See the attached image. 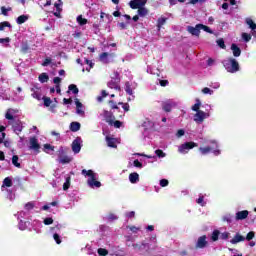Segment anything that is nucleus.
<instances>
[{
  "label": "nucleus",
  "instance_id": "423d86ee",
  "mask_svg": "<svg viewBox=\"0 0 256 256\" xmlns=\"http://www.w3.org/2000/svg\"><path fill=\"white\" fill-rule=\"evenodd\" d=\"M30 146L29 149L31 151H34L37 154L41 153V144H39V140L37 139V137H31L30 140Z\"/></svg>",
  "mask_w": 256,
  "mask_h": 256
},
{
  "label": "nucleus",
  "instance_id": "4be33fe9",
  "mask_svg": "<svg viewBox=\"0 0 256 256\" xmlns=\"http://www.w3.org/2000/svg\"><path fill=\"white\" fill-rule=\"evenodd\" d=\"M79 129H81V123L71 122L70 131H72V133H77V131H79Z\"/></svg>",
  "mask_w": 256,
  "mask_h": 256
},
{
  "label": "nucleus",
  "instance_id": "a18cd8bd",
  "mask_svg": "<svg viewBox=\"0 0 256 256\" xmlns=\"http://www.w3.org/2000/svg\"><path fill=\"white\" fill-rule=\"evenodd\" d=\"M53 239H54V241L57 243V245H61L62 240H61V236H59V234L54 233V234H53Z\"/></svg>",
  "mask_w": 256,
  "mask_h": 256
},
{
  "label": "nucleus",
  "instance_id": "603ef678",
  "mask_svg": "<svg viewBox=\"0 0 256 256\" xmlns=\"http://www.w3.org/2000/svg\"><path fill=\"white\" fill-rule=\"evenodd\" d=\"M9 11H11V8H5V6L1 7V13L2 15H4V17H7V15H9Z\"/></svg>",
  "mask_w": 256,
  "mask_h": 256
},
{
  "label": "nucleus",
  "instance_id": "3c124183",
  "mask_svg": "<svg viewBox=\"0 0 256 256\" xmlns=\"http://www.w3.org/2000/svg\"><path fill=\"white\" fill-rule=\"evenodd\" d=\"M223 221H226V223H233V216H231V214H227L223 217Z\"/></svg>",
  "mask_w": 256,
  "mask_h": 256
},
{
  "label": "nucleus",
  "instance_id": "f704fd0d",
  "mask_svg": "<svg viewBox=\"0 0 256 256\" xmlns=\"http://www.w3.org/2000/svg\"><path fill=\"white\" fill-rule=\"evenodd\" d=\"M219 235H221V232L219 230H214L211 236L212 241H219Z\"/></svg>",
  "mask_w": 256,
  "mask_h": 256
},
{
  "label": "nucleus",
  "instance_id": "ddd939ff",
  "mask_svg": "<svg viewBox=\"0 0 256 256\" xmlns=\"http://www.w3.org/2000/svg\"><path fill=\"white\" fill-rule=\"evenodd\" d=\"M136 251H149V243L147 242H142L141 244L135 243L132 245Z\"/></svg>",
  "mask_w": 256,
  "mask_h": 256
},
{
  "label": "nucleus",
  "instance_id": "72a5a7b5",
  "mask_svg": "<svg viewBox=\"0 0 256 256\" xmlns=\"http://www.w3.org/2000/svg\"><path fill=\"white\" fill-rule=\"evenodd\" d=\"M201 107V100H199V98L196 99V103L192 106V111H196V113H198V111Z\"/></svg>",
  "mask_w": 256,
  "mask_h": 256
},
{
  "label": "nucleus",
  "instance_id": "f257e3e1",
  "mask_svg": "<svg viewBox=\"0 0 256 256\" xmlns=\"http://www.w3.org/2000/svg\"><path fill=\"white\" fill-rule=\"evenodd\" d=\"M5 118L10 121V125H12V129L16 135H19L21 131H23V122L20 119H17L11 114V110H8L5 114Z\"/></svg>",
  "mask_w": 256,
  "mask_h": 256
},
{
  "label": "nucleus",
  "instance_id": "37998d69",
  "mask_svg": "<svg viewBox=\"0 0 256 256\" xmlns=\"http://www.w3.org/2000/svg\"><path fill=\"white\" fill-rule=\"evenodd\" d=\"M108 95H109V93H107V91L102 90L101 96L97 97V101H99V103H101V101H103V99H105V97H107Z\"/></svg>",
  "mask_w": 256,
  "mask_h": 256
},
{
  "label": "nucleus",
  "instance_id": "9d476101",
  "mask_svg": "<svg viewBox=\"0 0 256 256\" xmlns=\"http://www.w3.org/2000/svg\"><path fill=\"white\" fill-rule=\"evenodd\" d=\"M131 9H139V7H145L147 0H132L129 3Z\"/></svg>",
  "mask_w": 256,
  "mask_h": 256
},
{
  "label": "nucleus",
  "instance_id": "6e6d98bb",
  "mask_svg": "<svg viewBox=\"0 0 256 256\" xmlns=\"http://www.w3.org/2000/svg\"><path fill=\"white\" fill-rule=\"evenodd\" d=\"M229 232H223L220 234V239H222L223 241H227V239H229Z\"/></svg>",
  "mask_w": 256,
  "mask_h": 256
},
{
  "label": "nucleus",
  "instance_id": "052dcab7",
  "mask_svg": "<svg viewBox=\"0 0 256 256\" xmlns=\"http://www.w3.org/2000/svg\"><path fill=\"white\" fill-rule=\"evenodd\" d=\"M204 199L205 197L199 196V198L196 200V203H198V205H201L202 207H205Z\"/></svg>",
  "mask_w": 256,
  "mask_h": 256
},
{
  "label": "nucleus",
  "instance_id": "dca6fc26",
  "mask_svg": "<svg viewBox=\"0 0 256 256\" xmlns=\"http://www.w3.org/2000/svg\"><path fill=\"white\" fill-rule=\"evenodd\" d=\"M110 56L111 55L109 53L103 52L99 55V61L104 65H109V63H111V60H109Z\"/></svg>",
  "mask_w": 256,
  "mask_h": 256
},
{
  "label": "nucleus",
  "instance_id": "cd10ccee",
  "mask_svg": "<svg viewBox=\"0 0 256 256\" xmlns=\"http://www.w3.org/2000/svg\"><path fill=\"white\" fill-rule=\"evenodd\" d=\"M69 91H72V93H73L74 95H77V94L79 93V88H77V85H75V84H70V85L68 86V91H67V93H69Z\"/></svg>",
  "mask_w": 256,
  "mask_h": 256
},
{
  "label": "nucleus",
  "instance_id": "9b49d317",
  "mask_svg": "<svg viewBox=\"0 0 256 256\" xmlns=\"http://www.w3.org/2000/svg\"><path fill=\"white\" fill-rule=\"evenodd\" d=\"M187 31L188 33H190L191 35H194L195 37H199L200 33H201V24H197L195 27L193 26H188L187 27Z\"/></svg>",
  "mask_w": 256,
  "mask_h": 256
},
{
  "label": "nucleus",
  "instance_id": "f3484780",
  "mask_svg": "<svg viewBox=\"0 0 256 256\" xmlns=\"http://www.w3.org/2000/svg\"><path fill=\"white\" fill-rule=\"evenodd\" d=\"M104 118L106 123L113 125V120L115 119L113 112L104 110Z\"/></svg>",
  "mask_w": 256,
  "mask_h": 256
},
{
  "label": "nucleus",
  "instance_id": "864d4df0",
  "mask_svg": "<svg viewBox=\"0 0 256 256\" xmlns=\"http://www.w3.org/2000/svg\"><path fill=\"white\" fill-rule=\"evenodd\" d=\"M200 29H203V31H206V33H213V30H211V28H209V26L200 24Z\"/></svg>",
  "mask_w": 256,
  "mask_h": 256
},
{
  "label": "nucleus",
  "instance_id": "69168bd1",
  "mask_svg": "<svg viewBox=\"0 0 256 256\" xmlns=\"http://www.w3.org/2000/svg\"><path fill=\"white\" fill-rule=\"evenodd\" d=\"M44 149H46L48 151H55V146H53L51 144H44Z\"/></svg>",
  "mask_w": 256,
  "mask_h": 256
},
{
  "label": "nucleus",
  "instance_id": "aec40b11",
  "mask_svg": "<svg viewBox=\"0 0 256 256\" xmlns=\"http://www.w3.org/2000/svg\"><path fill=\"white\" fill-rule=\"evenodd\" d=\"M106 142L108 147H111L112 149H117V140H115V138L106 136Z\"/></svg>",
  "mask_w": 256,
  "mask_h": 256
},
{
  "label": "nucleus",
  "instance_id": "f03ea898",
  "mask_svg": "<svg viewBox=\"0 0 256 256\" xmlns=\"http://www.w3.org/2000/svg\"><path fill=\"white\" fill-rule=\"evenodd\" d=\"M222 65L223 67H225L228 73H237V71L241 69V67L239 66V62L237 61V59L233 57H230L227 60H224L222 62Z\"/></svg>",
  "mask_w": 256,
  "mask_h": 256
},
{
  "label": "nucleus",
  "instance_id": "473e14b6",
  "mask_svg": "<svg viewBox=\"0 0 256 256\" xmlns=\"http://www.w3.org/2000/svg\"><path fill=\"white\" fill-rule=\"evenodd\" d=\"M31 91H32V97L34 99H37V101H41V99H42L41 98V92L35 91V88H32Z\"/></svg>",
  "mask_w": 256,
  "mask_h": 256
},
{
  "label": "nucleus",
  "instance_id": "338daca9",
  "mask_svg": "<svg viewBox=\"0 0 256 256\" xmlns=\"http://www.w3.org/2000/svg\"><path fill=\"white\" fill-rule=\"evenodd\" d=\"M118 105H122V109H124V111H129V104L128 103H123V102H119Z\"/></svg>",
  "mask_w": 256,
  "mask_h": 256
},
{
  "label": "nucleus",
  "instance_id": "bf43d9fd",
  "mask_svg": "<svg viewBox=\"0 0 256 256\" xmlns=\"http://www.w3.org/2000/svg\"><path fill=\"white\" fill-rule=\"evenodd\" d=\"M51 58H45L43 63H42V67H48L49 65H51Z\"/></svg>",
  "mask_w": 256,
  "mask_h": 256
},
{
  "label": "nucleus",
  "instance_id": "e2e57ef3",
  "mask_svg": "<svg viewBox=\"0 0 256 256\" xmlns=\"http://www.w3.org/2000/svg\"><path fill=\"white\" fill-rule=\"evenodd\" d=\"M112 125H114V127L116 128V129H120V127L123 125V122H121V121H119V120H116V121H113V124Z\"/></svg>",
  "mask_w": 256,
  "mask_h": 256
},
{
  "label": "nucleus",
  "instance_id": "58836bf2",
  "mask_svg": "<svg viewBox=\"0 0 256 256\" xmlns=\"http://www.w3.org/2000/svg\"><path fill=\"white\" fill-rule=\"evenodd\" d=\"M125 91L127 95H133V88H131V83L129 82L125 83Z\"/></svg>",
  "mask_w": 256,
  "mask_h": 256
},
{
  "label": "nucleus",
  "instance_id": "39448f33",
  "mask_svg": "<svg viewBox=\"0 0 256 256\" xmlns=\"http://www.w3.org/2000/svg\"><path fill=\"white\" fill-rule=\"evenodd\" d=\"M114 76L111 78V81L108 82L109 89H115V91H121V78L119 77V72H114Z\"/></svg>",
  "mask_w": 256,
  "mask_h": 256
},
{
  "label": "nucleus",
  "instance_id": "a19ab883",
  "mask_svg": "<svg viewBox=\"0 0 256 256\" xmlns=\"http://www.w3.org/2000/svg\"><path fill=\"white\" fill-rule=\"evenodd\" d=\"M44 101V107H51V103H53V101L51 100L50 97H43L42 98Z\"/></svg>",
  "mask_w": 256,
  "mask_h": 256
},
{
  "label": "nucleus",
  "instance_id": "c03bdc74",
  "mask_svg": "<svg viewBox=\"0 0 256 256\" xmlns=\"http://www.w3.org/2000/svg\"><path fill=\"white\" fill-rule=\"evenodd\" d=\"M217 45L220 47V49H226L227 46H225V40L223 38H220L217 40Z\"/></svg>",
  "mask_w": 256,
  "mask_h": 256
},
{
  "label": "nucleus",
  "instance_id": "6e6552de",
  "mask_svg": "<svg viewBox=\"0 0 256 256\" xmlns=\"http://www.w3.org/2000/svg\"><path fill=\"white\" fill-rule=\"evenodd\" d=\"M161 105L165 113H171V111H173V107H177V103L171 99L163 101Z\"/></svg>",
  "mask_w": 256,
  "mask_h": 256
},
{
  "label": "nucleus",
  "instance_id": "bb28decb",
  "mask_svg": "<svg viewBox=\"0 0 256 256\" xmlns=\"http://www.w3.org/2000/svg\"><path fill=\"white\" fill-rule=\"evenodd\" d=\"M28 20H29V16H27V15H20V16L17 18L16 23H17L18 25H23V23H25V22L28 21Z\"/></svg>",
  "mask_w": 256,
  "mask_h": 256
},
{
  "label": "nucleus",
  "instance_id": "8fccbe9b",
  "mask_svg": "<svg viewBox=\"0 0 256 256\" xmlns=\"http://www.w3.org/2000/svg\"><path fill=\"white\" fill-rule=\"evenodd\" d=\"M246 241H252V239H255V233L253 231H250L246 237H245Z\"/></svg>",
  "mask_w": 256,
  "mask_h": 256
},
{
  "label": "nucleus",
  "instance_id": "412c9836",
  "mask_svg": "<svg viewBox=\"0 0 256 256\" xmlns=\"http://www.w3.org/2000/svg\"><path fill=\"white\" fill-rule=\"evenodd\" d=\"M75 105H76V113L78 115H85V111L81 109L83 107V104L77 98L75 99Z\"/></svg>",
  "mask_w": 256,
  "mask_h": 256
},
{
  "label": "nucleus",
  "instance_id": "2f4dec72",
  "mask_svg": "<svg viewBox=\"0 0 256 256\" xmlns=\"http://www.w3.org/2000/svg\"><path fill=\"white\" fill-rule=\"evenodd\" d=\"M246 24L252 29V31H255L256 29V24L251 18H246Z\"/></svg>",
  "mask_w": 256,
  "mask_h": 256
},
{
  "label": "nucleus",
  "instance_id": "4d7b16f0",
  "mask_svg": "<svg viewBox=\"0 0 256 256\" xmlns=\"http://www.w3.org/2000/svg\"><path fill=\"white\" fill-rule=\"evenodd\" d=\"M155 154L157 155V157H159V158H163V157H165V152H163V150H161V149H157L156 151H155Z\"/></svg>",
  "mask_w": 256,
  "mask_h": 256
},
{
  "label": "nucleus",
  "instance_id": "4468645a",
  "mask_svg": "<svg viewBox=\"0 0 256 256\" xmlns=\"http://www.w3.org/2000/svg\"><path fill=\"white\" fill-rule=\"evenodd\" d=\"M249 217V211L247 210H242L238 211L235 216V221H243Z\"/></svg>",
  "mask_w": 256,
  "mask_h": 256
},
{
  "label": "nucleus",
  "instance_id": "0e129e2a",
  "mask_svg": "<svg viewBox=\"0 0 256 256\" xmlns=\"http://www.w3.org/2000/svg\"><path fill=\"white\" fill-rule=\"evenodd\" d=\"M202 93H204V95H211L213 93V90H210L208 87H205L202 89Z\"/></svg>",
  "mask_w": 256,
  "mask_h": 256
},
{
  "label": "nucleus",
  "instance_id": "20e7f679",
  "mask_svg": "<svg viewBox=\"0 0 256 256\" xmlns=\"http://www.w3.org/2000/svg\"><path fill=\"white\" fill-rule=\"evenodd\" d=\"M82 175H84L85 177H90V179L88 180L89 187H101V182L97 181V177L95 176V172H93V170L83 169Z\"/></svg>",
  "mask_w": 256,
  "mask_h": 256
},
{
  "label": "nucleus",
  "instance_id": "b1692460",
  "mask_svg": "<svg viewBox=\"0 0 256 256\" xmlns=\"http://www.w3.org/2000/svg\"><path fill=\"white\" fill-rule=\"evenodd\" d=\"M137 9L139 17H147V15H149V10H147V8L139 6Z\"/></svg>",
  "mask_w": 256,
  "mask_h": 256
},
{
  "label": "nucleus",
  "instance_id": "4c0bfd02",
  "mask_svg": "<svg viewBox=\"0 0 256 256\" xmlns=\"http://www.w3.org/2000/svg\"><path fill=\"white\" fill-rule=\"evenodd\" d=\"M72 158L69 156H63L62 158H60L59 163H62V165H65L67 163H71Z\"/></svg>",
  "mask_w": 256,
  "mask_h": 256
},
{
  "label": "nucleus",
  "instance_id": "13d9d810",
  "mask_svg": "<svg viewBox=\"0 0 256 256\" xmlns=\"http://www.w3.org/2000/svg\"><path fill=\"white\" fill-rule=\"evenodd\" d=\"M133 165H134V167H137L138 169H143V163L139 162L138 159L134 160Z\"/></svg>",
  "mask_w": 256,
  "mask_h": 256
},
{
  "label": "nucleus",
  "instance_id": "680f3d73",
  "mask_svg": "<svg viewBox=\"0 0 256 256\" xmlns=\"http://www.w3.org/2000/svg\"><path fill=\"white\" fill-rule=\"evenodd\" d=\"M44 225H53V218L47 217L43 221Z\"/></svg>",
  "mask_w": 256,
  "mask_h": 256
},
{
  "label": "nucleus",
  "instance_id": "f8f14e48",
  "mask_svg": "<svg viewBox=\"0 0 256 256\" xmlns=\"http://www.w3.org/2000/svg\"><path fill=\"white\" fill-rule=\"evenodd\" d=\"M72 151L77 154L81 152V138H76L72 142Z\"/></svg>",
  "mask_w": 256,
  "mask_h": 256
},
{
  "label": "nucleus",
  "instance_id": "1a4fd4ad",
  "mask_svg": "<svg viewBox=\"0 0 256 256\" xmlns=\"http://www.w3.org/2000/svg\"><path fill=\"white\" fill-rule=\"evenodd\" d=\"M208 242H207V236L203 235L200 236L196 242L195 249H205L207 247Z\"/></svg>",
  "mask_w": 256,
  "mask_h": 256
},
{
  "label": "nucleus",
  "instance_id": "2eb2a0df",
  "mask_svg": "<svg viewBox=\"0 0 256 256\" xmlns=\"http://www.w3.org/2000/svg\"><path fill=\"white\" fill-rule=\"evenodd\" d=\"M207 117V114L204 111H198L194 116V121L196 123H203L205 121V118Z\"/></svg>",
  "mask_w": 256,
  "mask_h": 256
},
{
  "label": "nucleus",
  "instance_id": "a878e982",
  "mask_svg": "<svg viewBox=\"0 0 256 256\" xmlns=\"http://www.w3.org/2000/svg\"><path fill=\"white\" fill-rule=\"evenodd\" d=\"M76 21L81 27H83V25H87V23L89 22L87 18H83V15L77 16Z\"/></svg>",
  "mask_w": 256,
  "mask_h": 256
},
{
  "label": "nucleus",
  "instance_id": "5fc2aeb1",
  "mask_svg": "<svg viewBox=\"0 0 256 256\" xmlns=\"http://www.w3.org/2000/svg\"><path fill=\"white\" fill-rule=\"evenodd\" d=\"M109 105H110V109H116L117 111H119V106L116 105L115 101L110 100L108 101Z\"/></svg>",
  "mask_w": 256,
  "mask_h": 256
},
{
  "label": "nucleus",
  "instance_id": "09e8293b",
  "mask_svg": "<svg viewBox=\"0 0 256 256\" xmlns=\"http://www.w3.org/2000/svg\"><path fill=\"white\" fill-rule=\"evenodd\" d=\"M34 208H35V203H33V202H28L25 204L26 211H31Z\"/></svg>",
  "mask_w": 256,
  "mask_h": 256
},
{
  "label": "nucleus",
  "instance_id": "de8ad7c7",
  "mask_svg": "<svg viewBox=\"0 0 256 256\" xmlns=\"http://www.w3.org/2000/svg\"><path fill=\"white\" fill-rule=\"evenodd\" d=\"M242 39L246 42L249 43V41H251V34L248 33H242Z\"/></svg>",
  "mask_w": 256,
  "mask_h": 256
},
{
  "label": "nucleus",
  "instance_id": "7ed1b4c3",
  "mask_svg": "<svg viewBox=\"0 0 256 256\" xmlns=\"http://www.w3.org/2000/svg\"><path fill=\"white\" fill-rule=\"evenodd\" d=\"M212 146H206V147H200L199 151L201 155H209L211 151H213L214 155H221V150H219V145L217 144V141L212 140L210 141Z\"/></svg>",
  "mask_w": 256,
  "mask_h": 256
},
{
  "label": "nucleus",
  "instance_id": "774afa93",
  "mask_svg": "<svg viewBox=\"0 0 256 256\" xmlns=\"http://www.w3.org/2000/svg\"><path fill=\"white\" fill-rule=\"evenodd\" d=\"M167 185H169V180H167V179L160 180L161 187H167Z\"/></svg>",
  "mask_w": 256,
  "mask_h": 256
},
{
  "label": "nucleus",
  "instance_id": "7c9ffc66",
  "mask_svg": "<svg viewBox=\"0 0 256 256\" xmlns=\"http://www.w3.org/2000/svg\"><path fill=\"white\" fill-rule=\"evenodd\" d=\"M38 79L40 83H47V81H49V75H47V73H42L39 75Z\"/></svg>",
  "mask_w": 256,
  "mask_h": 256
},
{
  "label": "nucleus",
  "instance_id": "0eeeda50",
  "mask_svg": "<svg viewBox=\"0 0 256 256\" xmlns=\"http://www.w3.org/2000/svg\"><path fill=\"white\" fill-rule=\"evenodd\" d=\"M194 147H199V144L195 142H186L184 144H181L178 148L179 153H187L190 149H194Z\"/></svg>",
  "mask_w": 256,
  "mask_h": 256
},
{
  "label": "nucleus",
  "instance_id": "a211bd4d",
  "mask_svg": "<svg viewBox=\"0 0 256 256\" xmlns=\"http://www.w3.org/2000/svg\"><path fill=\"white\" fill-rule=\"evenodd\" d=\"M243 241H245V236L240 235L239 233H236L233 239L230 240V243L232 245H237V243H241Z\"/></svg>",
  "mask_w": 256,
  "mask_h": 256
},
{
  "label": "nucleus",
  "instance_id": "c756f323",
  "mask_svg": "<svg viewBox=\"0 0 256 256\" xmlns=\"http://www.w3.org/2000/svg\"><path fill=\"white\" fill-rule=\"evenodd\" d=\"M71 187V176L66 177V181L63 184V191H67Z\"/></svg>",
  "mask_w": 256,
  "mask_h": 256
},
{
  "label": "nucleus",
  "instance_id": "49530a36",
  "mask_svg": "<svg viewBox=\"0 0 256 256\" xmlns=\"http://www.w3.org/2000/svg\"><path fill=\"white\" fill-rule=\"evenodd\" d=\"M85 63H86V65H89V69L86 68V71H90V69H93V67L95 66V63H93V61H91L87 58H85Z\"/></svg>",
  "mask_w": 256,
  "mask_h": 256
},
{
  "label": "nucleus",
  "instance_id": "c85d7f7f",
  "mask_svg": "<svg viewBox=\"0 0 256 256\" xmlns=\"http://www.w3.org/2000/svg\"><path fill=\"white\" fill-rule=\"evenodd\" d=\"M12 165H14V167H17L18 169H21V163H19V156L14 155L12 157Z\"/></svg>",
  "mask_w": 256,
  "mask_h": 256
},
{
  "label": "nucleus",
  "instance_id": "5701e85b",
  "mask_svg": "<svg viewBox=\"0 0 256 256\" xmlns=\"http://www.w3.org/2000/svg\"><path fill=\"white\" fill-rule=\"evenodd\" d=\"M129 181L130 183H138L139 181V174L137 172H133L129 174Z\"/></svg>",
  "mask_w": 256,
  "mask_h": 256
},
{
  "label": "nucleus",
  "instance_id": "6ab92c4d",
  "mask_svg": "<svg viewBox=\"0 0 256 256\" xmlns=\"http://www.w3.org/2000/svg\"><path fill=\"white\" fill-rule=\"evenodd\" d=\"M231 51H232L234 57H241V48H239V46H237V44L233 43L231 45Z\"/></svg>",
  "mask_w": 256,
  "mask_h": 256
},
{
  "label": "nucleus",
  "instance_id": "ea45409f",
  "mask_svg": "<svg viewBox=\"0 0 256 256\" xmlns=\"http://www.w3.org/2000/svg\"><path fill=\"white\" fill-rule=\"evenodd\" d=\"M98 255L100 256H108L109 255V250L105 249V248H99L97 250Z\"/></svg>",
  "mask_w": 256,
  "mask_h": 256
},
{
  "label": "nucleus",
  "instance_id": "79ce46f5",
  "mask_svg": "<svg viewBox=\"0 0 256 256\" xmlns=\"http://www.w3.org/2000/svg\"><path fill=\"white\" fill-rule=\"evenodd\" d=\"M5 27L11 28V23L7 21L0 22V31H5Z\"/></svg>",
  "mask_w": 256,
  "mask_h": 256
},
{
  "label": "nucleus",
  "instance_id": "c9c22d12",
  "mask_svg": "<svg viewBox=\"0 0 256 256\" xmlns=\"http://www.w3.org/2000/svg\"><path fill=\"white\" fill-rule=\"evenodd\" d=\"M3 187H13V180H11L9 177H6L3 180Z\"/></svg>",
  "mask_w": 256,
  "mask_h": 256
},
{
  "label": "nucleus",
  "instance_id": "393cba45",
  "mask_svg": "<svg viewBox=\"0 0 256 256\" xmlns=\"http://www.w3.org/2000/svg\"><path fill=\"white\" fill-rule=\"evenodd\" d=\"M29 49H31V47L29 46V43L22 42L21 48H20L21 53H23L25 55V54L29 53Z\"/></svg>",
  "mask_w": 256,
  "mask_h": 256
},
{
  "label": "nucleus",
  "instance_id": "e433bc0d",
  "mask_svg": "<svg viewBox=\"0 0 256 256\" xmlns=\"http://www.w3.org/2000/svg\"><path fill=\"white\" fill-rule=\"evenodd\" d=\"M167 18H158L157 20V27H158V31H161V27H163V24L166 23Z\"/></svg>",
  "mask_w": 256,
  "mask_h": 256
}]
</instances>
